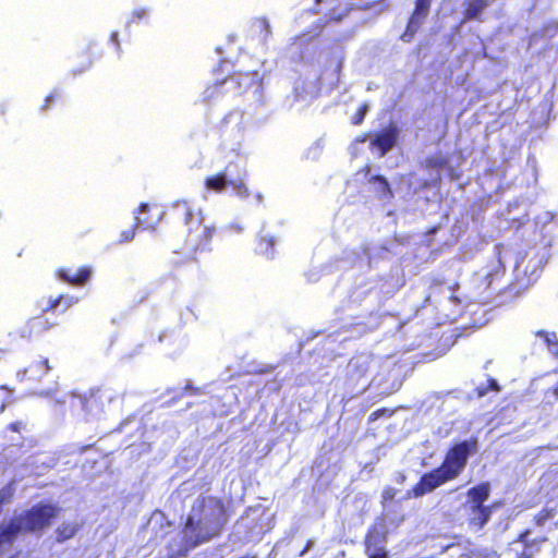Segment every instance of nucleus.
<instances>
[{
  "label": "nucleus",
  "instance_id": "obj_15",
  "mask_svg": "<svg viewBox=\"0 0 558 558\" xmlns=\"http://www.w3.org/2000/svg\"><path fill=\"white\" fill-rule=\"evenodd\" d=\"M490 483L481 482L477 485L471 487L466 492V504L468 506H484L485 501L489 498Z\"/></svg>",
  "mask_w": 558,
  "mask_h": 558
},
{
  "label": "nucleus",
  "instance_id": "obj_7",
  "mask_svg": "<svg viewBox=\"0 0 558 558\" xmlns=\"http://www.w3.org/2000/svg\"><path fill=\"white\" fill-rule=\"evenodd\" d=\"M532 531L525 529L507 544L506 553L512 558H534L542 549L546 537L531 538Z\"/></svg>",
  "mask_w": 558,
  "mask_h": 558
},
{
  "label": "nucleus",
  "instance_id": "obj_43",
  "mask_svg": "<svg viewBox=\"0 0 558 558\" xmlns=\"http://www.w3.org/2000/svg\"><path fill=\"white\" fill-rule=\"evenodd\" d=\"M460 558H471V557H470V555L464 554V555L460 556Z\"/></svg>",
  "mask_w": 558,
  "mask_h": 558
},
{
  "label": "nucleus",
  "instance_id": "obj_18",
  "mask_svg": "<svg viewBox=\"0 0 558 558\" xmlns=\"http://www.w3.org/2000/svg\"><path fill=\"white\" fill-rule=\"evenodd\" d=\"M135 218H136L135 227L140 228L142 230H155V228L159 221V215L150 214L149 206L146 203H142L140 205L137 215Z\"/></svg>",
  "mask_w": 558,
  "mask_h": 558
},
{
  "label": "nucleus",
  "instance_id": "obj_32",
  "mask_svg": "<svg viewBox=\"0 0 558 558\" xmlns=\"http://www.w3.org/2000/svg\"><path fill=\"white\" fill-rule=\"evenodd\" d=\"M440 182H441V177H440V174H437L432 180H422V182L420 184V189L421 190H426V189H429L432 186H439Z\"/></svg>",
  "mask_w": 558,
  "mask_h": 558
},
{
  "label": "nucleus",
  "instance_id": "obj_3",
  "mask_svg": "<svg viewBox=\"0 0 558 558\" xmlns=\"http://www.w3.org/2000/svg\"><path fill=\"white\" fill-rule=\"evenodd\" d=\"M170 215L186 227L185 245L190 252L197 254L210 251V243L217 230L214 226L204 223V216L199 209L181 199L172 204Z\"/></svg>",
  "mask_w": 558,
  "mask_h": 558
},
{
  "label": "nucleus",
  "instance_id": "obj_36",
  "mask_svg": "<svg viewBox=\"0 0 558 558\" xmlns=\"http://www.w3.org/2000/svg\"><path fill=\"white\" fill-rule=\"evenodd\" d=\"M447 170V174L451 181H458L461 179L462 173L460 170L454 169L453 167L449 166L445 168Z\"/></svg>",
  "mask_w": 558,
  "mask_h": 558
},
{
  "label": "nucleus",
  "instance_id": "obj_11",
  "mask_svg": "<svg viewBox=\"0 0 558 558\" xmlns=\"http://www.w3.org/2000/svg\"><path fill=\"white\" fill-rule=\"evenodd\" d=\"M430 1L427 0H415L414 10L408 21L407 29L403 37L409 35L412 37L417 29L421 27L422 22L427 16L430 9Z\"/></svg>",
  "mask_w": 558,
  "mask_h": 558
},
{
  "label": "nucleus",
  "instance_id": "obj_30",
  "mask_svg": "<svg viewBox=\"0 0 558 558\" xmlns=\"http://www.w3.org/2000/svg\"><path fill=\"white\" fill-rule=\"evenodd\" d=\"M27 423L24 421H15L12 423H9L5 427L7 430H10L12 433L21 434L24 430H26Z\"/></svg>",
  "mask_w": 558,
  "mask_h": 558
},
{
  "label": "nucleus",
  "instance_id": "obj_8",
  "mask_svg": "<svg viewBox=\"0 0 558 558\" xmlns=\"http://www.w3.org/2000/svg\"><path fill=\"white\" fill-rule=\"evenodd\" d=\"M52 369L48 357H41L37 362L31 363L28 366L16 372V378L20 381H39Z\"/></svg>",
  "mask_w": 558,
  "mask_h": 558
},
{
  "label": "nucleus",
  "instance_id": "obj_29",
  "mask_svg": "<svg viewBox=\"0 0 558 558\" xmlns=\"http://www.w3.org/2000/svg\"><path fill=\"white\" fill-rule=\"evenodd\" d=\"M398 495V489L392 486H386L381 492V505H386L389 501H392Z\"/></svg>",
  "mask_w": 558,
  "mask_h": 558
},
{
  "label": "nucleus",
  "instance_id": "obj_26",
  "mask_svg": "<svg viewBox=\"0 0 558 558\" xmlns=\"http://www.w3.org/2000/svg\"><path fill=\"white\" fill-rule=\"evenodd\" d=\"M395 413V410L389 408H380L372 412L367 418L368 423L377 421L379 417H390Z\"/></svg>",
  "mask_w": 558,
  "mask_h": 558
},
{
  "label": "nucleus",
  "instance_id": "obj_6",
  "mask_svg": "<svg viewBox=\"0 0 558 558\" xmlns=\"http://www.w3.org/2000/svg\"><path fill=\"white\" fill-rule=\"evenodd\" d=\"M73 407L78 409L86 418L97 416L105 411V405L111 400L101 387H93L84 393H74Z\"/></svg>",
  "mask_w": 558,
  "mask_h": 558
},
{
  "label": "nucleus",
  "instance_id": "obj_25",
  "mask_svg": "<svg viewBox=\"0 0 558 558\" xmlns=\"http://www.w3.org/2000/svg\"><path fill=\"white\" fill-rule=\"evenodd\" d=\"M276 241L272 236H259L257 250L258 253L264 255H270L275 248Z\"/></svg>",
  "mask_w": 558,
  "mask_h": 558
},
{
  "label": "nucleus",
  "instance_id": "obj_9",
  "mask_svg": "<svg viewBox=\"0 0 558 558\" xmlns=\"http://www.w3.org/2000/svg\"><path fill=\"white\" fill-rule=\"evenodd\" d=\"M397 137L398 128L393 123H390L387 128L375 134L371 141L369 147L378 148L380 156H384L396 145Z\"/></svg>",
  "mask_w": 558,
  "mask_h": 558
},
{
  "label": "nucleus",
  "instance_id": "obj_14",
  "mask_svg": "<svg viewBox=\"0 0 558 558\" xmlns=\"http://www.w3.org/2000/svg\"><path fill=\"white\" fill-rule=\"evenodd\" d=\"M490 0H464L462 10V22L472 20L481 21L485 9L489 7Z\"/></svg>",
  "mask_w": 558,
  "mask_h": 558
},
{
  "label": "nucleus",
  "instance_id": "obj_45",
  "mask_svg": "<svg viewBox=\"0 0 558 558\" xmlns=\"http://www.w3.org/2000/svg\"><path fill=\"white\" fill-rule=\"evenodd\" d=\"M225 82H226V80L225 81H220L219 83H216V85L223 84Z\"/></svg>",
  "mask_w": 558,
  "mask_h": 558
},
{
  "label": "nucleus",
  "instance_id": "obj_44",
  "mask_svg": "<svg viewBox=\"0 0 558 558\" xmlns=\"http://www.w3.org/2000/svg\"><path fill=\"white\" fill-rule=\"evenodd\" d=\"M17 556H19V553L11 555L9 558H17Z\"/></svg>",
  "mask_w": 558,
  "mask_h": 558
},
{
  "label": "nucleus",
  "instance_id": "obj_4",
  "mask_svg": "<svg viewBox=\"0 0 558 558\" xmlns=\"http://www.w3.org/2000/svg\"><path fill=\"white\" fill-rule=\"evenodd\" d=\"M77 302V298L69 294H60L56 298L49 299L47 305L43 308L41 314L28 318L25 325L21 328V337L27 339L43 338L54 326V323L49 322L45 314L56 312L58 307H61L60 312L63 313Z\"/></svg>",
  "mask_w": 558,
  "mask_h": 558
},
{
  "label": "nucleus",
  "instance_id": "obj_23",
  "mask_svg": "<svg viewBox=\"0 0 558 558\" xmlns=\"http://www.w3.org/2000/svg\"><path fill=\"white\" fill-rule=\"evenodd\" d=\"M548 522H551L555 526V512L551 507L543 508L533 518V523L536 526H544Z\"/></svg>",
  "mask_w": 558,
  "mask_h": 558
},
{
  "label": "nucleus",
  "instance_id": "obj_2",
  "mask_svg": "<svg viewBox=\"0 0 558 558\" xmlns=\"http://www.w3.org/2000/svg\"><path fill=\"white\" fill-rule=\"evenodd\" d=\"M477 450L478 439L475 436L451 444L441 463L429 472L424 473L411 490L408 492V496L422 497L458 478L465 470L470 457L475 454Z\"/></svg>",
  "mask_w": 558,
  "mask_h": 558
},
{
  "label": "nucleus",
  "instance_id": "obj_42",
  "mask_svg": "<svg viewBox=\"0 0 558 558\" xmlns=\"http://www.w3.org/2000/svg\"><path fill=\"white\" fill-rule=\"evenodd\" d=\"M499 272H500L499 270H496V271H495V274L489 272V274L487 275L486 279L488 280V284H490L492 278H493L494 276H497Z\"/></svg>",
  "mask_w": 558,
  "mask_h": 558
},
{
  "label": "nucleus",
  "instance_id": "obj_10",
  "mask_svg": "<svg viewBox=\"0 0 558 558\" xmlns=\"http://www.w3.org/2000/svg\"><path fill=\"white\" fill-rule=\"evenodd\" d=\"M369 372V363L363 357H352L348 364L347 383L351 387L365 381Z\"/></svg>",
  "mask_w": 558,
  "mask_h": 558
},
{
  "label": "nucleus",
  "instance_id": "obj_28",
  "mask_svg": "<svg viewBox=\"0 0 558 558\" xmlns=\"http://www.w3.org/2000/svg\"><path fill=\"white\" fill-rule=\"evenodd\" d=\"M369 181L372 183H378L380 191L384 192L385 194H391L390 184L385 177L380 174H375L369 179Z\"/></svg>",
  "mask_w": 558,
  "mask_h": 558
},
{
  "label": "nucleus",
  "instance_id": "obj_22",
  "mask_svg": "<svg viewBox=\"0 0 558 558\" xmlns=\"http://www.w3.org/2000/svg\"><path fill=\"white\" fill-rule=\"evenodd\" d=\"M17 398L14 395V390L7 385H0V414H2L5 409L13 404Z\"/></svg>",
  "mask_w": 558,
  "mask_h": 558
},
{
  "label": "nucleus",
  "instance_id": "obj_19",
  "mask_svg": "<svg viewBox=\"0 0 558 558\" xmlns=\"http://www.w3.org/2000/svg\"><path fill=\"white\" fill-rule=\"evenodd\" d=\"M83 524L80 522H62L54 530V542L62 544L72 539L82 530Z\"/></svg>",
  "mask_w": 558,
  "mask_h": 558
},
{
  "label": "nucleus",
  "instance_id": "obj_33",
  "mask_svg": "<svg viewBox=\"0 0 558 558\" xmlns=\"http://www.w3.org/2000/svg\"><path fill=\"white\" fill-rule=\"evenodd\" d=\"M60 98V93L58 90L51 92L46 98L43 105V109L47 110L51 107V104Z\"/></svg>",
  "mask_w": 558,
  "mask_h": 558
},
{
  "label": "nucleus",
  "instance_id": "obj_35",
  "mask_svg": "<svg viewBox=\"0 0 558 558\" xmlns=\"http://www.w3.org/2000/svg\"><path fill=\"white\" fill-rule=\"evenodd\" d=\"M487 390H492V391H499L500 390V386H499V384L497 383L496 379L489 378L487 380V388L484 389V390H480L478 391V396H484Z\"/></svg>",
  "mask_w": 558,
  "mask_h": 558
},
{
  "label": "nucleus",
  "instance_id": "obj_17",
  "mask_svg": "<svg viewBox=\"0 0 558 558\" xmlns=\"http://www.w3.org/2000/svg\"><path fill=\"white\" fill-rule=\"evenodd\" d=\"M231 166H234L232 162H230L225 170L205 178L204 185L207 190L214 191L217 193L222 192L227 186H229L230 175L229 169Z\"/></svg>",
  "mask_w": 558,
  "mask_h": 558
},
{
  "label": "nucleus",
  "instance_id": "obj_5",
  "mask_svg": "<svg viewBox=\"0 0 558 558\" xmlns=\"http://www.w3.org/2000/svg\"><path fill=\"white\" fill-rule=\"evenodd\" d=\"M61 512L57 505L38 502L14 517L15 524L24 534H41Z\"/></svg>",
  "mask_w": 558,
  "mask_h": 558
},
{
  "label": "nucleus",
  "instance_id": "obj_41",
  "mask_svg": "<svg viewBox=\"0 0 558 558\" xmlns=\"http://www.w3.org/2000/svg\"><path fill=\"white\" fill-rule=\"evenodd\" d=\"M444 283H445V281L442 279L435 278V279L432 280L430 286L432 287H440Z\"/></svg>",
  "mask_w": 558,
  "mask_h": 558
},
{
  "label": "nucleus",
  "instance_id": "obj_20",
  "mask_svg": "<svg viewBox=\"0 0 558 558\" xmlns=\"http://www.w3.org/2000/svg\"><path fill=\"white\" fill-rule=\"evenodd\" d=\"M449 159L442 154H434L425 157L421 162L420 167L424 170H441L448 167Z\"/></svg>",
  "mask_w": 558,
  "mask_h": 558
},
{
  "label": "nucleus",
  "instance_id": "obj_34",
  "mask_svg": "<svg viewBox=\"0 0 558 558\" xmlns=\"http://www.w3.org/2000/svg\"><path fill=\"white\" fill-rule=\"evenodd\" d=\"M12 498V490L9 487H3L0 489V506L10 502Z\"/></svg>",
  "mask_w": 558,
  "mask_h": 558
},
{
  "label": "nucleus",
  "instance_id": "obj_21",
  "mask_svg": "<svg viewBox=\"0 0 558 558\" xmlns=\"http://www.w3.org/2000/svg\"><path fill=\"white\" fill-rule=\"evenodd\" d=\"M238 168L234 177L230 178L229 186L241 197H247L250 195V191L244 182L245 170Z\"/></svg>",
  "mask_w": 558,
  "mask_h": 558
},
{
  "label": "nucleus",
  "instance_id": "obj_37",
  "mask_svg": "<svg viewBox=\"0 0 558 558\" xmlns=\"http://www.w3.org/2000/svg\"><path fill=\"white\" fill-rule=\"evenodd\" d=\"M368 558H388V554L384 548H378Z\"/></svg>",
  "mask_w": 558,
  "mask_h": 558
},
{
  "label": "nucleus",
  "instance_id": "obj_12",
  "mask_svg": "<svg viewBox=\"0 0 558 558\" xmlns=\"http://www.w3.org/2000/svg\"><path fill=\"white\" fill-rule=\"evenodd\" d=\"M56 274L62 281L80 287L89 280L92 276V268L86 265L78 267L75 271L71 268H59Z\"/></svg>",
  "mask_w": 558,
  "mask_h": 558
},
{
  "label": "nucleus",
  "instance_id": "obj_24",
  "mask_svg": "<svg viewBox=\"0 0 558 558\" xmlns=\"http://www.w3.org/2000/svg\"><path fill=\"white\" fill-rule=\"evenodd\" d=\"M537 337L542 338L544 342L547 344V349L553 354H558V339L555 332H548L545 330H538L535 333Z\"/></svg>",
  "mask_w": 558,
  "mask_h": 558
},
{
  "label": "nucleus",
  "instance_id": "obj_13",
  "mask_svg": "<svg viewBox=\"0 0 558 558\" xmlns=\"http://www.w3.org/2000/svg\"><path fill=\"white\" fill-rule=\"evenodd\" d=\"M22 534L15 519H10L0 524V556L8 551L15 543L19 535Z\"/></svg>",
  "mask_w": 558,
  "mask_h": 558
},
{
  "label": "nucleus",
  "instance_id": "obj_27",
  "mask_svg": "<svg viewBox=\"0 0 558 558\" xmlns=\"http://www.w3.org/2000/svg\"><path fill=\"white\" fill-rule=\"evenodd\" d=\"M368 111V105L362 104L359 109L355 111V113L351 118V122L353 125H360L363 123L365 116Z\"/></svg>",
  "mask_w": 558,
  "mask_h": 558
},
{
  "label": "nucleus",
  "instance_id": "obj_40",
  "mask_svg": "<svg viewBox=\"0 0 558 558\" xmlns=\"http://www.w3.org/2000/svg\"><path fill=\"white\" fill-rule=\"evenodd\" d=\"M555 512V527L558 529V502L551 507Z\"/></svg>",
  "mask_w": 558,
  "mask_h": 558
},
{
  "label": "nucleus",
  "instance_id": "obj_39",
  "mask_svg": "<svg viewBox=\"0 0 558 558\" xmlns=\"http://www.w3.org/2000/svg\"><path fill=\"white\" fill-rule=\"evenodd\" d=\"M110 40L116 45L118 49H120L119 34L118 32H113L110 35Z\"/></svg>",
  "mask_w": 558,
  "mask_h": 558
},
{
  "label": "nucleus",
  "instance_id": "obj_38",
  "mask_svg": "<svg viewBox=\"0 0 558 558\" xmlns=\"http://www.w3.org/2000/svg\"><path fill=\"white\" fill-rule=\"evenodd\" d=\"M146 15H147V10L146 9H138V10H135L133 12V16L138 19V20L144 19Z\"/></svg>",
  "mask_w": 558,
  "mask_h": 558
},
{
  "label": "nucleus",
  "instance_id": "obj_31",
  "mask_svg": "<svg viewBox=\"0 0 558 558\" xmlns=\"http://www.w3.org/2000/svg\"><path fill=\"white\" fill-rule=\"evenodd\" d=\"M135 230H136V227L134 225L131 228H129L128 230L122 231L118 242L125 243V242L131 241L135 236Z\"/></svg>",
  "mask_w": 558,
  "mask_h": 558
},
{
  "label": "nucleus",
  "instance_id": "obj_1",
  "mask_svg": "<svg viewBox=\"0 0 558 558\" xmlns=\"http://www.w3.org/2000/svg\"><path fill=\"white\" fill-rule=\"evenodd\" d=\"M228 521L225 501L215 495H199L182 522L184 545L195 548L220 536Z\"/></svg>",
  "mask_w": 558,
  "mask_h": 558
},
{
  "label": "nucleus",
  "instance_id": "obj_16",
  "mask_svg": "<svg viewBox=\"0 0 558 558\" xmlns=\"http://www.w3.org/2000/svg\"><path fill=\"white\" fill-rule=\"evenodd\" d=\"M492 512L490 506H469V525L477 530L483 529L489 521Z\"/></svg>",
  "mask_w": 558,
  "mask_h": 558
}]
</instances>
